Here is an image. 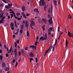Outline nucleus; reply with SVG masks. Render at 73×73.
<instances>
[{
  "instance_id": "58836bf2",
  "label": "nucleus",
  "mask_w": 73,
  "mask_h": 73,
  "mask_svg": "<svg viewBox=\"0 0 73 73\" xmlns=\"http://www.w3.org/2000/svg\"><path fill=\"white\" fill-rule=\"evenodd\" d=\"M30 62H32V60L33 61V58H30Z\"/></svg>"
},
{
  "instance_id": "e2e57ef3",
  "label": "nucleus",
  "mask_w": 73,
  "mask_h": 73,
  "mask_svg": "<svg viewBox=\"0 0 73 73\" xmlns=\"http://www.w3.org/2000/svg\"><path fill=\"white\" fill-rule=\"evenodd\" d=\"M11 27L12 30H13L14 29V27Z\"/></svg>"
},
{
  "instance_id": "aec40b11",
  "label": "nucleus",
  "mask_w": 73,
  "mask_h": 73,
  "mask_svg": "<svg viewBox=\"0 0 73 73\" xmlns=\"http://www.w3.org/2000/svg\"><path fill=\"white\" fill-rule=\"evenodd\" d=\"M53 30V28L50 27L48 29V31L49 32H50L51 30Z\"/></svg>"
},
{
  "instance_id": "0e129e2a",
  "label": "nucleus",
  "mask_w": 73,
  "mask_h": 73,
  "mask_svg": "<svg viewBox=\"0 0 73 73\" xmlns=\"http://www.w3.org/2000/svg\"><path fill=\"white\" fill-rule=\"evenodd\" d=\"M36 62H37V58H36Z\"/></svg>"
},
{
  "instance_id": "a19ab883",
  "label": "nucleus",
  "mask_w": 73,
  "mask_h": 73,
  "mask_svg": "<svg viewBox=\"0 0 73 73\" xmlns=\"http://www.w3.org/2000/svg\"><path fill=\"white\" fill-rule=\"evenodd\" d=\"M15 48H16L17 47V43H16V42H15Z\"/></svg>"
},
{
  "instance_id": "4468645a",
  "label": "nucleus",
  "mask_w": 73,
  "mask_h": 73,
  "mask_svg": "<svg viewBox=\"0 0 73 73\" xmlns=\"http://www.w3.org/2000/svg\"><path fill=\"white\" fill-rule=\"evenodd\" d=\"M21 14H22V15L25 18V19H27V17H26V15H25L24 13L23 12H22L21 13Z\"/></svg>"
},
{
  "instance_id": "5fc2aeb1",
  "label": "nucleus",
  "mask_w": 73,
  "mask_h": 73,
  "mask_svg": "<svg viewBox=\"0 0 73 73\" xmlns=\"http://www.w3.org/2000/svg\"><path fill=\"white\" fill-rule=\"evenodd\" d=\"M21 58H20V59L19 60V62H20L21 61Z\"/></svg>"
},
{
  "instance_id": "c03bdc74",
  "label": "nucleus",
  "mask_w": 73,
  "mask_h": 73,
  "mask_svg": "<svg viewBox=\"0 0 73 73\" xmlns=\"http://www.w3.org/2000/svg\"><path fill=\"white\" fill-rule=\"evenodd\" d=\"M26 16H30V14L29 13H27L26 15Z\"/></svg>"
},
{
  "instance_id": "f704fd0d",
  "label": "nucleus",
  "mask_w": 73,
  "mask_h": 73,
  "mask_svg": "<svg viewBox=\"0 0 73 73\" xmlns=\"http://www.w3.org/2000/svg\"><path fill=\"white\" fill-rule=\"evenodd\" d=\"M57 38H56V40H55V45H57Z\"/></svg>"
},
{
  "instance_id": "20e7f679",
  "label": "nucleus",
  "mask_w": 73,
  "mask_h": 73,
  "mask_svg": "<svg viewBox=\"0 0 73 73\" xmlns=\"http://www.w3.org/2000/svg\"><path fill=\"white\" fill-rule=\"evenodd\" d=\"M12 3L8 4V5H6L5 6V8H6V9H10V8H11V7H12Z\"/></svg>"
},
{
  "instance_id": "a878e982",
  "label": "nucleus",
  "mask_w": 73,
  "mask_h": 73,
  "mask_svg": "<svg viewBox=\"0 0 73 73\" xmlns=\"http://www.w3.org/2000/svg\"><path fill=\"white\" fill-rule=\"evenodd\" d=\"M68 41H67V40H66V46L65 47V48H66V46H67L68 45Z\"/></svg>"
},
{
  "instance_id": "a211bd4d",
  "label": "nucleus",
  "mask_w": 73,
  "mask_h": 73,
  "mask_svg": "<svg viewBox=\"0 0 73 73\" xmlns=\"http://www.w3.org/2000/svg\"><path fill=\"white\" fill-rule=\"evenodd\" d=\"M9 70V67H6L5 68V71H6L7 72V71H8Z\"/></svg>"
},
{
  "instance_id": "4d7b16f0",
  "label": "nucleus",
  "mask_w": 73,
  "mask_h": 73,
  "mask_svg": "<svg viewBox=\"0 0 73 73\" xmlns=\"http://www.w3.org/2000/svg\"><path fill=\"white\" fill-rule=\"evenodd\" d=\"M38 22L39 23H41L42 22V21L40 20V19L38 20Z\"/></svg>"
},
{
  "instance_id": "37998d69",
  "label": "nucleus",
  "mask_w": 73,
  "mask_h": 73,
  "mask_svg": "<svg viewBox=\"0 0 73 73\" xmlns=\"http://www.w3.org/2000/svg\"><path fill=\"white\" fill-rule=\"evenodd\" d=\"M18 64V63L17 62H16L15 65V67H16V66H17V64Z\"/></svg>"
},
{
  "instance_id": "cd10ccee",
  "label": "nucleus",
  "mask_w": 73,
  "mask_h": 73,
  "mask_svg": "<svg viewBox=\"0 0 73 73\" xmlns=\"http://www.w3.org/2000/svg\"><path fill=\"white\" fill-rule=\"evenodd\" d=\"M68 18L69 19H70L72 18V16L70 15H69Z\"/></svg>"
},
{
  "instance_id": "412c9836",
  "label": "nucleus",
  "mask_w": 73,
  "mask_h": 73,
  "mask_svg": "<svg viewBox=\"0 0 73 73\" xmlns=\"http://www.w3.org/2000/svg\"><path fill=\"white\" fill-rule=\"evenodd\" d=\"M15 26L16 28H18V26H17V24H16V21H15Z\"/></svg>"
},
{
  "instance_id": "6ab92c4d",
  "label": "nucleus",
  "mask_w": 73,
  "mask_h": 73,
  "mask_svg": "<svg viewBox=\"0 0 73 73\" xmlns=\"http://www.w3.org/2000/svg\"><path fill=\"white\" fill-rule=\"evenodd\" d=\"M35 12H36L37 13H39V11H38V9H35L34 10Z\"/></svg>"
},
{
  "instance_id": "7ed1b4c3",
  "label": "nucleus",
  "mask_w": 73,
  "mask_h": 73,
  "mask_svg": "<svg viewBox=\"0 0 73 73\" xmlns=\"http://www.w3.org/2000/svg\"><path fill=\"white\" fill-rule=\"evenodd\" d=\"M44 37L41 36L40 38V40H42V41L44 40H46V39H48V36H47V34L46 33L44 35Z\"/></svg>"
},
{
  "instance_id": "ea45409f",
  "label": "nucleus",
  "mask_w": 73,
  "mask_h": 73,
  "mask_svg": "<svg viewBox=\"0 0 73 73\" xmlns=\"http://www.w3.org/2000/svg\"><path fill=\"white\" fill-rule=\"evenodd\" d=\"M21 52H22L23 53H24V49H22V50H21Z\"/></svg>"
},
{
  "instance_id": "ddd939ff",
  "label": "nucleus",
  "mask_w": 73,
  "mask_h": 73,
  "mask_svg": "<svg viewBox=\"0 0 73 73\" xmlns=\"http://www.w3.org/2000/svg\"><path fill=\"white\" fill-rule=\"evenodd\" d=\"M54 5L55 8H57V1L56 0H54Z\"/></svg>"
},
{
  "instance_id": "393cba45",
  "label": "nucleus",
  "mask_w": 73,
  "mask_h": 73,
  "mask_svg": "<svg viewBox=\"0 0 73 73\" xmlns=\"http://www.w3.org/2000/svg\"><path fill=\"white\" fill-rule=\"evenodd\" d=\"M24 25H22L21 27V29H23L24 28Z\"/></svg>"
},
{
  "instance_id": "72a5a7b5",
  "label": "nucleus",
  "mask_w": 73,
  "mask_h": 73,
  "mask_svg": "<svg viewBox=\"0 0 73 73\" xmlns=\"http://www.w3.org/2000/svg\"><path fill=\"white\" fill-rule=\"evenodd\" d=\"M30 48H35V46H34V45H31V46H30Z\"/></svg>"
},
{
  "instance_id": "69168bd1",
  "label": "nucleus",
  "mask_w": 73,
  "mask_h": 73,
  "mask_svg": "<svg viewBox=\"0 0 73 73\" xmlns=\"http://www.w3.org/2000/svg\"><path fill=\"white\" fill-rule=\"evenodd\" d=\"M3 4H1L0 5V7H3Z\"/></svg>"
},
{
  "instance_id": "3c124183",
  "label": "nucleus",
  "mask_w": 73,
  "mask_h": 73,
  "mask_svg": "<svg viewBox=\"0 0 73 73\" xmlns=\"http://www.w3.org/2000/svg\"><path fill=\"white\" fill-rule=\"evenodd\" d=\"M20 33H23V30H21L20 31Z\"/></svg>"
},
{
  "instance_id": "9b49d317",
  "label": "nucleus",
  "mask_w": 73,
  "mask_h": 73,
  "mask_svg": "<svg viewBox=\"0 0 73 73\" xmlns=\"http://www.w3.org/2000/svg\"><path fill=\"white\" fill-rule=\"evenodd\" d=\"M12 48H11L10 49V50H9L8 49V48L7 47V52L9 53L11 52V51H12Z\"/></svg>"
},
{
  "instance_id": "1a4fd4ad",
  "label": "nucleus",
  "mask_w": 73,
  "mask_h": 73,
  "mask_svg": "<svg viewBox=\"0 0 73 73\" xmlns=\"http://www.w3.org/2000/svg\"><path fill=\"white\" fill-rule=\"evenodd\" d=\"M49 52H50L51 51V49H50V48H49V49L47 50V51L46 50L45 53L44 55V56H46V53H47V52H49Z\"/></svg>"
},
{
  "instance_id": "f3484780",
  "label": "nucleus",
  "mask_w": 73,
  "mask_h": 73,
  "mask_svg": "<svg viewBox=\"0 0 73 73\" xmlns=\"http://www.w3.org/2000/svg\"><path fill=\"white\" fill-rule=\"evenodd\" d=\"M2 67H3V68H5V67L6 64L4 62H2Z\"/></svg>"
},
{
  "instance_id": "423d86ee",
  "label": "nucleus",
  "mask_w": 73,
  "mask_h": 73,
  "mask_svg": "<svg viewBox=\"0 0 73 73\" xmlns=\"http://www.w3.org/2000/svg\"><path fill=\"white\" fill-rule=\"evenodd\" d=\"M5 19V16H4L2 19L0 20V23L2 24V23H4V19Z\"/></svg>"
},
{
  "instance_id": "49530a36",
  "label": "nucleus",
  "mask_w": 73,
  "mask_h": 73,
  "mask_svg": "<svg viewBox=\"0 0 73 73\" xmlns=\"http://www.w3.org/2000/svg\"><path fill=\"white\" fill-rule=\"evenodd\" d=\"M28 47H26L25 48V50H28Z\"/></svg>"
},
{
  "instance_id": "a18cd8bd",
  "label": "nucleus",
  "mask_w": 73,
  "mask_h": 73,
  "mask_svg": "<svg viewBox=\"0 0 73 73\" xmlns=\"http://www.w3.org/2000/svg\"><path fill=\"white\" fill-rule=\"evenodd\" d=\"M70 37H72V38H73V34H71V36H70Z\"/></svg>"
},
{
  "instance_id": "f8f14e48",
  "label": "nucleus",
  "mask_w": 73,
  "mask_h": 73,
  "mask_svg": "<svg viewBox=\"0 0 73 73\" xmlns=\"http://www.w3.org/2000/svg\"><path fill=\"white\" fill-rule=\"evenodd\" d=\"M38 36H37L36 37V42L35 45L36 46H37V44H38Z\"/></svg>"
},
{
  "instance_id": "f03ea898",
  "label": "nucleus",
  "mask_w": 73,
  "mask_h": 73,
  "mask_svg": "<svg viewBox=\"0 0 73 73\" xmlns=\"http://www.w3.org/2000/svg\"><path fill=\"white\" fill-rule=\"evenodd\" d=\"M40 6L41 7V6H45L46 2H45L44 0H40L39 2Z\"/></svg>"
},
{
  "instance_id": "b1692460",
  "label": "nucleus",
  "mask_w": 73,
  "mask_h": 73,
  "mask_svg": "<svg viewBox=\"0 0 73 73\" xmlns=\"http://www.w3.org/2000/svg\"><path fill=\"white\" fill-rule=\"evenodd\" d=\"M10 13H12V14H13V15H15V12H13V11H11L10 12Z\"/></svg>"
},
{
  "instance_id": "473e14b6",
  "label": "nucleus",
  "mask_w": 73,
  "mask_h": 73,
  "mask_svg": "<svg viewBox=\"0 0 73 73\" xmlns=\"http://www.w3.org/2000/svg\"><path fill=\"white\" fill-rule=\"evenodd\" d=\"M3 1L5 3V4H7V3H8V2L6 1L5 0H3Z\"/></svg>"
},
{
  "instance_id": "0eeeda50",
  "label": "nucleus",
  "mask_w": 73,
  "mask_h": 73,
  "mask_svg": "<svg viewBox=\"0 0 73 73\" xmlns=\"http://www.w3.org/2000/svg\"><path fill=\"white\" fill-rule=\"evenodd\" d=\"M25 26L26 27H27V29H28V27L29 26V23H28V21H26L25 22Z\"/></svg>"
},
{
  "instance_id": "4c0bfd02",
  "label": "nucleus",
  "mask_w": 73,
  "mask_h": 73,
  "mask_svg": "<svg viewBox=\"0 0 73 73\" xmlns=\"http://www.w3.org/2000/svg\"><path fill=\"white\" fill-rule=\"evenodd\" d=\"M14 17L16 19H17L18 18L17 17H16V15L15 14L14 15Z\"/></svg>"
},
{
  "instance_id": "2f4dec72",
  "label": "nucleus",
  "mask_w": 73,
  "mask_h": 73,
  "mask_svg": "<svg viewBox=\"0 0 73 73\" xmlns=\"http://www.w3.org/2000/svg\"><path fill=\"white\" fill-rule=\"evenodd\" d=\"M47 8V6H45L44 7V11H46V8Z\"/></svg>"
},
{
  "instance_id": "6e6d98bb",
  "label": "nucleus",
  "mask_w": 73,
  "mask_h": 73,
  "mask_svg": "<svg viewBox=\"0 0 73 73\" xmlns=\"http://www.w3.org/2000/svg\"><path fill=\"white\" fill-rule=\"evenodd\" d=\"M15 59H13V62L14 63L15 62Z\"/></svg>"
},
{
  "instance_id": "c756f323",
  "label": "nucleus",
  "mask_w": 73,
  "mask_h": 73,
  "mask_svg": "<svg viewBox=\"0 0 73 73\" xmlns=\"http://www.w3.org/2000/svg\"><path fill=\"white\" fill-rule=\"evenodd\" d=\"M68 35L69 36V37H71V36L70 35V33L69 32V31H68Z\"/></svg>"
},
{
  "instance_id": "2eb2a0df",
  "label": "nucleus",
  "mask_w": 73,
  "mask_h": 73,
  "mask_svg": "<svg viewBox=\"0 0 73 73\" xmlns=\"http://www.w3.org/2000/svg\"><path fill=\"white\" fill-rule=\"evenodd\" d=\"M17 48H15V50H14V51L15 52V57H16V56H17Z\"/></svg>"
},
{
  "instance_id": "6e6552de",
  "label": "nucleus",
  "mask_w": 73,
  "mask_h": 73,
  "mask_svg": "<svg viewBox=\"0 0 73 73\" xmlns=\"http://www.w3.org/2000/svg\"><path fill=\"white\" fill-rule=\"evenodd\" d=\"M52 17H51L50 19H49L48 20V23H49L50 24H52L53 22H52Z\"/></svg>"
},
{
  "instance_id": "338daca9",
  "label": "nucleus",
  "mask_w": 73,
  "mask_h": 73,
  "mask_svg": "<svg viewBox=\"0 0 73 73\" xmlns=\"http://www.w3.org/2000/svg\"><path fill=\"white\" fill-rule=\"evenodd\" d=\"M0 53H2V50H1V49L0 50Z\"/></svg>"
},
{
  "instance_id": "4be33fe9",
  "label": "nucleus",
  "mask_w": 73,
  "mask_h": 73,
  "mask_svg": "<svg viewBox=\"0 0 73 73\" xmlns=\"http://www.w3.org/2000/svg\"><path fill=\"white\" fill-rule=\"evenodd\" d=\"M27 35L28 37H29L30 36V34H29V32L28 31L27 32Z\"/></svg>"
},
{
  "instance_id": "5701e85b",
  "label": "nucleus",
  "mask_w": 73,
  "mask_h": 73,
  "mask_svg": "<svg viewBox=\"0 0 73 73\" xmlns=\"http://www.w3.org/2000/svg\"><path fill=\"white\" fill-rule=\"evenodd\" d=\"M22 11H25V7L24 6H23L22 8Z\"/></svg>"
},
{
  "instance_id": "bf43d9fd",
  "label": "nucleus",
  "mask_w": 73,
  "mask_h": 73,
  "mask_svg": "<svg viewBox=\"0 0 73 73\" xmlns=\"http://www.w3.org/2000/svg\"><path fill=\"white\" fill-rule=\"evenodd\" d=\"M4 47L5 49H6V47H7V46H6V45H4Z\"/></svg>"
},
{
  "instance_id": "09e8293b",
  "label": "nucleus",
  "mask_w": 73,
  "mask_h": 73,
  "mask_svg": "<svg viewBox=\"0 0 73 73\" xmlns=\"http://www.w3.org/2000/svg\"><path fill=\"white\" fill-rule=\"evenodd\" d=\"M60 26H59L58 27V31L60 32Z\"/></svg>"
},
{
  "instance_id": "c9c22d12",
  "label": "nucleus",
  "mask_w": 73,
  "mask_h": 73,
  "mask_svg": "<svg viewBox=\"0 0 73 73\" xmlns=\"http://www.w3.org/2000/svg\"><path fill=\"white\" fill-rule=\"evenodd\" d=\"M3 59V56L1 55H0V60H2Z\"/></svg>"
},
{
  "instance_id": "13d9d810",
  "label": "nucleus",
  "mask_w": 73,
  "mask_h": 73,
  "mask_svg": "<svg viewBox=\"0 0 73 73\" xmlns=\"http://www.w3.org/2000/svg\"><path fill=\"white\" fill-rule=\"evenodd\" d=\"M17 44H19V40H17Z\"/></svg>"
},
{
  "instance_id": "7c9ffc66",
  "label": "nucleus",
  "mask_w": 73,
  "mask_h": 73,
  "mask_svg": "<svg viewBox=\"0 0 73 73\" xmlns=\"http://www.w3.org/2000/svg\"><path fill=\"white\" fill-rule=\"evenodd\" d=\"M51 12L52 13V11H53V6L52 5H51Z\"/></svg>"
},
{
  "instance_id": "8fccbe9b",
  "label": "nucleus",
  "mask_w": 73,
  "mask_h": 73,
  "mask_svg": "<svg viewBox=\"0 0 73 73\" xmlns=\"http://www.w3.org/2000/svg\"><path fill=\"white\" fill-rule=\"evenodd\" d=\"M21 19V18H18L17 20H20Z\"/></svg>"
},
{
  "instance_id": "052dcab7",
  "label": "nucleus",
  "mask_w": 73,
  "mask_h": 73,
  "mask_svg": "<svg viewBox=\"0 0 73 73\" xmlns=\"http://www.w3.org/2000/svg\"><path fill=\"white\" fill-rule=\"evenodd\" d=\"M13 38H15V35H13Z\"/></svg>"
},
{
  "instance_id": "680f3d73",
  "label": "nucleus",
  "mask_w": 73,
  "mask_h": 73,
  "mask_svg": "<svg viewBox=\"0 0 73 73\" xmlns=\"http://www.w3.org/2000/svg\"><path fill=\"white\" fill-rule=\"evenodd\" d=\"M7 18L8 19H10V16H9V15H8L7 16Z\"/></svg>"
},
{
  "instance_id": "603ef678",
  "label": "nucleus",
  "mask_w": 73,
  "mask_h": 73,
  "mask_svg": "<svg viewBox=\"0 0 73 73\" xmlns=\"http://www.w3.org/2000/svg\"><path fill=\"white\" fill-rule=\"evenodd\" d=\"M19 56H21V52L20 51L19 52Z\"/></svg>"
},
{
  "instance_id": "bb28decb",
  "label": "nucleus",
  "mask_w": 73,
  "mask_h": 73,
  "mask_svg": "<svg viewBox=\"0 0 73 73\" xmlns=\"http://www.w3.org/2000/svg\"><path fill=\"white\" fill-rule=\"evenodd\" d=\"M11 27H13V25H14V24L13 23H11L10 24Z\"/></svg>"
},
{
  "instance_id": "39448f33",
  "label": "nucleus",
  "mask_w": 73,
  "mask_h": 73,
  "mask_svg": "<svg viewBox=\"0 0 73 73\" xmlns=\"http://www.w3.org/2000/svg\"><path fill=\"white\" fill-rule=\"evenodd\" d=\"M4 12H3V11H2L1 10H0V18L1 19L3 17V15H4Z\"/></svg>"
},
{
  "instance_id": "864d4df0",
  "label": "nucleus",
  "mask_w": 73,
  "mask_h": 73,
  "mask_svg": "<svg viewBox=\"0 0 73 73\" xmlns=\"http://www.w3.org/2000/svg\"><path fill=\"white\" fill-rule=\"evenodd\" d=\"M42 29H43V31H45V28H44V27L42 26Z\"/></svg>"
},
{
  "instance_id": "774afa93",
  "label": "nucleus",
  "mask_w": 73,
  "mask_h": 73,
  "mask_svg": "<svg viewBox=\"0 0 73 73\" xmlns=\"http://www.w3.org/2000/svg\"><path fill=\"white\" fill-rule=\"evenodd\" d=\"M23 23L24 24H25V21L24 20L23 21Z\"/></svg>"
},
{
  "instance_id": "f257e3e1",
  "label": "nucleus",
  "mask_w": 73,
  "mask_h": 73,
  "mask_svg": "<svg viewBox=\"0 0 73 73\" xmlns=\"http://www.w3.org/2000/svg\"><path fill=\"white\" fill-rule=\"evenodd\" d=\"M30 21L31 23V24H30L31 27L32 29H35V22L33 21L30 20Z\"/></svg>"
},
{
  "instance_id": "9d476101",
  "label": "nucleus",
  "mask_w": 73,
  "mask_h": 73,
  "mask_svg": "<svg viewBox=\"0 0 73 73\" xmlns=\"http://www.w3.org/2000/svg\"><path fill=\"white\" fill-rule=\"evenodd\" d=\"M29 55L31 57H34L35 56V55H34V54H33V53L32 52H30Z\"/></svg>"
},
{
  "instance_id": "dca6fc26",
  "label": "nucleus",
  "mask_w": 73,
  "mask_h": 73,
  "mask_svg": "<svg viewBox=\"0 0 73 73\" xmlns=\"http://www.w3.org/2000/svg\"><path fill=\"white\" fill-rule=\"evenodd\" d=\"M42 21L43 23H44L45 24H46L47 23V21H46V20L44 19H42Z\"/></svg>"
},
{
  "instance_id": "79ce46f5",
  "label": "nucleus",
  "mask_w": 73,
  "mask_h": 73,
  "mask_svg": "<svg viewBox=\"0 0 73 73\" xmlns=\"http://www.w3.org/2000/svg\"><path fill=\"white\" fill-rule=\"evenodd\" d=\"M11 18H13V15L12 14H11Z\"/></svg>"
},
{
  "instance_id": "e433bc0d",
  "label": "nucleus",
  "mask_w": 73,
  "mask_h": 73,
  "mask_svg": "<svg viewBox=\"0 0 73 73\" xmlns=\"http://www.w3.org/2000/svg\"><path fill=\"white\" fill-rule=\"evenodd\" d=\"M20 13H17L16 14V15H17V17H18L20 15Z\"/></svg>"
},
{
  "instance_id": "de8ad7c7",
  "label": "nucleus",
  "mask_w": 73,
  "mask_h": 73,
  "mask_svg": "<svg viewBox=\"0 0 73 73\" xmlns=\"http://www.w3.org/2000/svg\"><path fill=\"white\" fill-rule=\"evenodd\" d=\"M8 56H9V55L8 54H6V57H8Z\"/></svg>"
},
{
  "instance_id": "c85d7f7f",
  "label": "nucleus",
  "mask_w": 73,
  "mask_h": 73,
  "mask_svg": "<svg viewBox=\"0 0 73 73\" xmlns=\"http://www.w3.org/2000/svg\"><path fill=\"white\" fill-rule=\"evenodd\" d=\"M55 45H56V44H54L53 45V48H52V52H53L54 51V47H55Z\"/></svg>"
}]
</instances>
